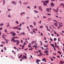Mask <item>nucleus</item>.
I'll use <instances>...</instances> for the list:
<instances>
[{"instance_id":"1","label":"nucleus","mask_w":64,"mask_h":64,"mask_svg":"<svg viewBox=\"0 0 64 64\" xmlns=\"http://www.w3.org/2000/svg\"><path fill=\"white\" fill-rule=\"evenodd\" d=\"M13 42H16L17 43H16V44L17 45H19V41L18 40H15L13 41Z\"/></svg>"},{"instance_id":"2","label":"nucleus","mask_w":64,"mask_h":64,"mask_svg":"<svg viewBox=\"0 0 64 64\" xmlns=\"http://www.w3.org/2000/svg\"><path fill=\"white\" fill-rule=\"evenodd\" d=\"M58 8H56V10L55 9H54V8H53V10H54V11L55 12H58Z\"/></svg>"},{"instance_id":"3","label":"nucleus","mask_w":64,"mask_h":64,"mask_svg":"<svg viewBox=\"0 0 64 64\" xmlns=\"http://www.w3.org/2000/svg\"><path fill=\"white\" fill-rule=\"evenodd\" d=\"M27 59V58H26V56L25 55H24V57H22V59Z\"/></svg>"},{"instance_id":"4","label":"nucleus","mask_w":64,"mask_h":64,"mask_svg":"<svg viewBox=\"0 0 64 64\" xmlns=\"http://www.w3.org/2000/svg\"><path fill=\"white\" fill-rule=\"evenodd\" d=\"M38 8H39V9L41 11H43V10L42 8V7L41 6H40L38 7Z\"/></svg>"},{"instance_id":"5","label":"nucleus","mask_w":64,"mask_h":64,"mask_svg":"<svg viewBox=\"0 0 64 64\" xmlns=\"http://www.w3.org/2000/svg\"><path fill=\"white\" fill-rule=\"evenodd\" d=\"M36 63H37V64H39V63L38 62H40L41 61L40 60H36Z\"/></svg>"},{"instance_id":"6","label":"nucleus","mask_w":64,"mask_h":64,"mask_svg":"<svg viewBox=\"0 0 64 64\" xmlns=\"http://www.w3.org/2000/svg\"><path fill=\"white\" fill-rule=\"evenodd\" d=\"M12 3L13 4H14V5L16 4V2H14V1H12Z\"/></svg>"},{"instance_id":"7","label":"nucleus","mask_w":64,"mask_h":64,"mask_svg":"<svg viewBox=\"0 0 64 64\" xmlns=\"http://www.w3.org/2000/svg\"><path fill=\"white\" fill-rule=\"evenodd\" d=\"M48 52H49V51H48L47 50H46L44 51V52L45 53H46H46H47Z\"/></svg>"},{"instance_id":"8","label":"nucleus","mask_w":64,"mask_h":64,"mask_svg":"<svg viewBox=\"0 0 64 64\" xmlns=\"http://www.w3.org/2000/svg\"><path fill=\"white\" fill-rule=\"evenodd\" d=\"M51 6H54V4L53 3H51Z\"/></svg>"},{"instance_id":"9","label":"nucleus","mask_w":64,"mask_h":64,"mask_svg":"<svg viewBox=\"0 0 64 64\" xmlns=\"http://www.w3.org/2000/svg\"><path fill=\"white\" fill-rule=\"evenodd\" d=\"M46 10L47 12H50V10L49 8H47L46 9Z\"/></svg>"},{"instance_id":"10","label":"nucleus","mask_w":64,"mask_h":64,"mask_svg":"<svg viewBox=\"0 0 64 64\" xmlns=\"http://www.w3.org/2000/svg\"><path fill=\"white\" fill-rule=\"evenodd\" d=\"M12 28L13 29H17V26H14L13 27H12Z\"/></svg>"},{"instance_id":"11","label":"nucleus","mask_w":64,"mask_h":64,"mask_svg":"<svg viewBox=\"0 0 64 64\" xmlns=\"http://www.w3.org/2000/svg\"><path fill=\"white\" fill-rule=\"evenodd\" d=\"M45 2L46 3H47V4L49 3V0H46Z\"/></svg>"},{"instance_id":"12","label":"nucleus","mask_w":64,"mask_h":64,"mask_svg":"<svg viewBox=\"0 0 64 64\" xmlns=\"http://www.w3.org/2000/svg\"><path fill=\"white\" fill-rule=\"evenodd\" d=\"M16 34L15 32H14V33L13 34H12V36H14Z\"/></svg>"},{"instance_id":"13","label":"nucleus","mask_w":64,"mask_h":64,"mask_svg":"<svg viewBox=\"0 0 64 64\" xmlns=\"http://www.w3.org/2000/svg\"><path fill=\"white\" fill-rule=\"evenodd\" d=\"M34 12H36V13H38V11H37V10H34Z\"/></svg>"},{"instance_id":"14","label":"nucleus","mask_w":64,"mask_h":64,"mask_svg":"<svg viewBox=\"0 0 64 64\" xmlns=\"http://www.w3.org/2000/svg\"><path fill=\"white\" fill-rule=\"evenodd\" d=\"M22 54L21 55H20V56H19V58H20L22 57Z\"/></svg>"},{"instance_id":"15","label":"nucleus","mask_w":64,"mask_h":64,"mask_svg":"<svg viewBox=\"0 0 64 64\" xmlns=\"http://www.w3.org/2000/svg\"><path fill=\"white\" fill-rule=\"evenodd\" d=\"M54 25L55 26H58V24H57V23H54Z\"/></svg>"},{"instance_id":"16","label":"nucleus","mask_w":64,"mask_h":64,"mask_svg":"<svg viewBox=\"0 0 64 64\" xmlns=\"http://www.w3.org/2000/svg\"><path fill=\"white\" fill-rule=\"evenodd\" d=\"M42 60L43 61H46V59H45V58H43L42 59Z\"/></svg>"},{"instance_id":"17","label":"nucleus","mask_w":64,"mask_h":64,"mask_svg":"<svg viewBox=\"0 0 64 64\" xmlns=\"http://www.w3.org/2000/svg\"><path fill=\"white\" fill-rule=\"evenodd\" d=\"M4 24L3 23H1V24H0V26H3Z\"/></svg>"},{"instance_id":"18","label":"nucleus","mask_w":64,"mask_h":64,"mask_svg":"<svg viewBox=\"0 0 64 64\" xmlns=\"http://www.w3.org/2000/svg\"><path fill=\"white\" fill-rule=\"evenodd\" d=\"M50 44L53 47V48L54 47V44Z\"/></svg>"},{"instance_id":"19","label":"nucleus","mask_w":64,"mask_h":64,"mask_svg":"<svg viewBox=\"0 0 64 64\" xmlns=\"http://www.w3.org/2000/svg\"><path fill=\"white\" fill-rule=\"evenodd\" d=\"M32 42L33 43H36V41H34V40H32Z\"/></svg>"},{"instance_id":"20","label":"nucleus","mask_w":64,"mask_h":64,"mask_svg":"<svg viewBox=\"0 0 64 64\" xmlns=\"http://www.w3.org/2000/svg\"><path fill=\"white\" fill-rule=\"evenodd\" d=\"M2 38H4L5 40V39H6V38H5V36H2Z\"/></svg>"},{"instance_id":"21","label":"nucleus","mask_w":64,"mask_h":64,"mask_svg":"<svg viewBox=\"0 0 64 64\" xmlns=\"http://www.w3.org/2000/svg\"><path fill=\"white\" fill-rule=\"evenodd\" d=\"M23 14H25V12H21L20 14V15H22Z\"/></svg>"},{"instance_id":"22","label":"nucleus","mask_w":64,"mask_h":64,"mask_svg":"<svg viewBox=\"0 0 64 64\" xmlns=\"http://www.w3.org/2000/svg\"><path fill=\"white\" fill-rule=\"evenodd\" d=\"M22 49H24V46H22Z\"/></svg>"},{"instance_id":"23","label":"nucleus","mask_w":64,"mask_h":64,"mask_svg":"<svg viewBox=\"0 0 64 64\" xmlns=\"http://www.w3.org/2000/svg\"><path fill=\"white\" fill-rule=\"evenodd\" d=\"M4 50H7V49L5 47H4Z\"/></svg>"},{"instance_id":"24","label":"nucleus","mask_w":64,"mask_h":64,"mask_svg":"<svg viewBox=\"0 0 64 64\" xmlns=\"http://www.w3.org/2000/svg\"><path fill=\"white\" fill-rule=\"evenodd\" d=\"M43 27V26H40V28H42Z\"/></svg>"},{"instance_id":"25","label":"nucleus","mask_w":64,"mask_h":64,"mask_svg":"<svg viewBox=\"0 0 64 64\" xmlns=\"http://www.w3.org/2000/svg\"><path fill=\"white\" fill-rule=\"evenodd\" d=\"M58 53H59V54H62V53H61V52H60V51H58Z\"/></svg>"},{"instance_id":"26","label":"nucleus","mask_w":64,"mask_h":64,"mask_svg":"<svg viewBox=\"0 0 64 64\" xmlns=\"http://www.w3.org/2000/svg\"><path fill=\"white\" fill-rule=\"evenodd\" d=\"M33 24H34V26H36V23L35 22H34Z\"/></svg>"},{"instance_id":"27","label":"nucleus","mask_w":64,"mask_h":64,"mask_svg":"<svg viewBox=\"0 0 64 64\" xmlns=\"http://www.w3.org/2000/svg\"><path fill=\"white\" fill-rule=\"evenodd\" d=\"M8 17H10V18H11V15L10 14H9L8 16Z\"/></svg>"},{"instance_id":"28","label":"nucleus","mask_w":64,"mask_h":64,"mask_svg":"<svg viewBox=\"0 0 64 64\" xmlns=\"http://www.w3.org/2000/svg\"><path fill=\"white\" fill-rule=\"evenodd\" d=\"M1 43H2V44H5V42H1Z\"/></svg>"},{"instance_id":"29","label":"nucleus","mask_w":64,"mask_h":64,"mask_svg":"<svg viewBox=\"0 0 64 64\" xmlns=\"http://www.w3.org/2000/svg\"><path fill=\"white\" fill-rule=\"evenodd\" d=\"M33 30L32 31L33 32H34V33H36V31H35V30Z\"/></svg>"},{"instance_id":"30","label":"nucleus","mask_w":64,"mask_h":64,"mask_svg":"<svg viewBox=\"0 0 64 64\" xmlns=\"http://www.w3.org/2000/svg\"><path fill=\"white\" fill-rule=\"evenodd\" d=\"M16 22L17 24H18V21H16Z\"/></svg>"},{"instance_id":"31","label":"nucleus","mask_w":64,"mask_h":64,"mask_svg":"<svg viewBox=\"0 0 64 64\" xmlns=\"http://www.w3.org/2000/svg\"><path fill=\"white\" fill-rule=\"evenodd\" d=\"M44 47H47L48 46V45H47V46H44Z\"/></svg>"},{"instance_id":"32","label":"nucleus","mask_w":64,"mask_h":64,"mask_svg":"<svg viewBox=\"0 0 64 64\" xmlns=\"http://www.w3.org/2000/svg\"><path fill=\"white\" fill-rule=\"evenodd\" d=\"M29 50H32V48H31V49H29Z\"/></svg>"},{"instance_id":"33","label":"nucleus","mask_w":64,"mask_h":64,"mask_svg":"<svg viewBox=\"0 0 64 64\" xmlns=\"http://www.w3.org/2000/svg\"><path fill=\"white\" fill-rule=\"evenodd\" d=\"M24 32H23V33L21 32V34H22L24 35Z\"/></svg>"},{"instance_id":"34","label":"nucleus","mask_w":64,"mask_h":64,"mask_svg":"<svg viewBox=\"0 0 64 64\" xmlns=\"http://www.w3.org/2000/svg\"><path fill=\"white\" fill-rule=\"evenodd\" d=\"M27 8H30V9L31 8H30L29 6H28V7H27Z\"/></svg>"},{"instance_id":"35","label":"nucleus","mask_w":64,"mask_h":64,"mask_svg":"<svg viewBox=\"0 0 64 64\" xmlns=\"http://www.w3.org/2000/svg\"><path fill=\"white\" fill-rule=\"evenodd\" d=\"M50 40H51V41H52L53 40H52V38H50Z\"/></svg>"},{"instance_id":"36","label":"nucleus","mask_w":64,"mask_h":64,"mask_svg":"<svg viewBox=\"0 0 64 64\" xmlns=\"http://www.w3.org/2000/svg\"><path fill=\"white\" fill-rule=\"evenodd\" d=\"M40 34L41 35V36H43V34L42 33V32H41V33H40Z\"/></svg>"},{"instance_id":"37","label":"nucleus","mask_w":64,"mask_h":64,"mask_svg":"<svg viewBox=\"0 0 64 64\" xmlns=\"http://www.w3.org/2000/svg\"><path fill=\"white\" fill-rule=\"evenodd\" d=\"M5 3V0H4V2H3V4H4Z\"/></svg>"},{"instance_id":"38","label":"nucleus","mask_w":64,"mask_h":64,"mask_svg":"<svg viewBox=\"0 0 64 64\" xmlns=\"http://www.w3.org/2000/svg\"><path fill=\"white\" fill-rule=\"evenodd\" d=\"M60 5H62V6H64L63 4H62V3L60 4Z\"/></svg>"},{"instance_id":"39","label":"nucleus","mask_w":64,"mask_h":64,"mask_svg":"<svg viewBox=\"0 0 64 64\" xmlns=\"http://www.w3.org/2000/svg\"><path fill=\"white\" fill-rule=\"evenodd\" d=\"M22 26V24H20V25L19 26L20 27H21V26Z\"/></svg>"},{"instance_id":"40","label":"nucleus","mask_w":64,"mask_h":64,"mask_svg":"<svg viewBox=\"0 0 64 64\" xmlns=\"http://www.w3.org/2000/svg\"><path fill=\"white\" fill-rule=\"evenodd\" d=\"M33 47H35V48H36L37 47V46H35V45L34 46H33Z\"/></svg>"},{"instance_id":"41","label":"nucleus","mask_w":64,"mask_h":64,"mask_svg":"<svg viewBox=\"0 0 64 64\" xmlns=\"http://www.w3.org/2000/svg\"><path fill=\"white\" fill-rule=\"evenodd\" d=\"M18 30H21V28H18Z\"/></svg>"},{"instance_id":"42","label":"nucleus","mask_w":64,"mask_h":64,"mask_svg":"<svg viewBox=\"0 0 64 64\" xmlns=\"http://www.w3.org/2000/svg\"><path fill=\"white\" fill-rule=\"evenodd\" d=\"M40 22H38V23H40V24H41L42 21L41 20H40Z\"/></svg>"},{"instance_id":"43","label":"nucleus","mask_w":64,"mask_h":64,"mask_svg":"<svg viewBox=\"0 0 64 64\" xmlns=\"http://www.w3.org/2000/svg\"><path fill=\"white\" fill-rule=\"evenodd\" d=\"M10 26V25L9 24H8V26H6V27H8V26Z\"/></svg>"},{"instance_id":"44","label":"nucleus","mask_w":64,"mask_h":64,"mask_svg":"<svg viewBox=\"0 0 64 64\" xmlns=\"http://www.w3.org/2000/svg\"><path fill=\"white\" fill-rule=\"evenodd\" d=\"M56 38H54V41H56Z\"/></svg>"},{"instance_id":"45","label":"nucleus","mask_w":64,"mask_h":64,"mask_svg":"<svg viewBox=\"0 0 64 64\" xmlns=\"http://www.w3.org/2000/svg\"><path fill=\"white\" fill-rule=\"evenodd\" d=\"M28 46L29 47H30H30H32L31 46H30V45H28Z\"/></svg>"},{"instance_id":"46","label":"nucleus","mask_w":64,"mask_h":64,"mask_svg":"<svg viewBox=\"0 0 64 64\" xmlns=\"http://www.w3.org/2000/svg\"><path fill=\"white\" fill-rule=\"evenodd\" d=\"M60 38H58V40L59 41H60Z\"/></svg>"},{"instance_id":"47","label":"nucleus","mask_w":64,"mask_h":64,"mask_svg":"<svg viewBox=\"0 0 64 64\" xmlns=\"http://www.w3.org/2000/svg\"><path fill=\"white\" fill-rule=\"evenodd\" d=\"M56 35H57V36H58H58H59V34H57Z\"/></svg>"},{"instance_id":"48","label":"nucleus","mask_w":64,"mask_h":64,"mask_svg":"<svg viewBox=\"0 0 64 64\" xmlns=\"http://www.w3.org/2000/svg\"><path fill=\"white\" fill-rule=\"evenodd\" d=\"M4 52V50H1V52Z\"/></svg>"},{"instance_id":"49","label":"nucleus","mask_w":64,"mask_h":64,"mask_svg":"<svg viewBox=\"0 0 64 64\" xmlns=\"http://www.w3.org/2000/svg\"><path fill=\"white\" fill-rule=\"evenodd\" d=\"M30 26L31 28H33V26H32V25H30Z\"/></svg>"},{"instance_id":"50","label":"nucleus","mask_w":64,"mask_h":64,"mask_svg":"<svg viewBox=\"0 0 64 64\" xmlns=\"http://www.w3.org/2000/svg\"><path fill=\"white\" fill-rule=\"evenodd\" d=\"M40 55H41L43 56V55L41 53H40Z\"/></svg>"},{"instance_id":"51","label":"nucleus","mask_w":64,"mask_h":64,"mask_svg":"<svg viewBox=\"0 0 64 64\" xmlns=\"http://www.w3.org/2000/svg\"><path fill=\"white\" fill-rule=\"evenodd\" d=\"M53 21H54V22H57V21L56 20H53Z\"/></svg>"},{"instance_id":"52","label":"nucleus","mask_w":64,"mask_h":64,"mask_svg":"<svg viewBox=\"0 0 64 64\" xmlns=\"http://www.w3.org/2000/svg\"><path fill=\"white\" fill-rule=\"evenodd\" d=\"M30 33H31V34H33V32H31Z\"/></svg>"},{"instance_id":"53","label":"nucleus","mask_w":64,"mask_h":64,"mask_svg":"<svg viewBox=\"0 0 64 64\" xmlns=\"http://www.w3.org/2000/svg\"><path fill=\"white\" fill-rule=\"evenodd\" d=\"M55 45V46H56V45H57L56 44V42H55L54 43Z\"/></svg>"},{"instance_id":"54","label":"nucleus","mask_w":64,"mask_h":64,"mask_svg":"<svg viewBox=\"0 0 64 64\" xmlns=\"http://www.w3.org/2000/svg\"><path fill=\"white\" fill-rule=\"evenodd\" d=\"M2 28L1 27V28H0V30H2Z\"/></svg>"},{"instance_id":"55","label":"nucleus","mask_w":64,"mask_h":64,"mask_svg":"<svg viewBox=\"0 0 64 64\" xmlns=\"http://www.w3.org/2000/svg\"><path fill=\"white\" fill-rule=\"evenodd\" d=\"M51 61H53L54 60H53L52 59V58H51Z\"/></svg>"},{"instance_id":"56","label":"nucleus","mask_w":64,"mask_h":64,"mask_svg":"<svg viewBox=\"0 0 64 64\" xmlns=\"http://www.w3.org/2000/svg\"><path fill=\"white\" fill-rule=\"evenodd\" d=\"M3 45H1L0 46V47H3Z\"/></svg>"},{"instance_id":"57","label":"nucleus","mask_w":64,"mask_h":64,"mask_svg":"<svg viewBox=\"0 0 64 64\" xmlns=\"http://www.w3.org/2000/svg\"><path fill=\"white\" fill-rule=\"evenodd\" d=\"M34 8H36V6H34Z\"/></svg>"},{"instance_id":"58","label":"nucleus","mask_w":64,"mask_h":64,"mask_svg":"<svg viewBox=\"0 0 64 64\" xmlns=\"http://www.w3.org/2000/svg\"><path fill=\"white\" fill-rule=\"evenodd\" d=\"M14 48H15V49L16 50L17 48H16V47H14Z\"/></svg>"},{"instance_id":"59","label":"nucleus","mask_w":64,"mask_h":64,"mask_svg":"<svg viewBox=\"0 0 64 64\" xmlns=\"http://www.w3.org/2000/svg\"><path fill=\"white\" fill-rule=\"evenodd\" d=\"M51 26H52L53 27V28H54V26H53V25H51Z\"/></svg>"},{"instance_id":"60","label":"nucleus","mask_w":64,"mask_h":64,"mask_svg":"<svg viewBox=\"0 0 64 64\" xmlns=\"http://www.w3.org/2000/svg\"><path fill=\"white\" fill-rule=\"evenodd\" d=\"M47 30H48L49 31H50V29H48H48H47Z\"/></svg>"},{"instance_id":"61","label":"nucleus","mask_w":64,"mask_h":64,"mask_svg":"<svg viewBox=\"0 0 64 64\" xmlns=\"http://www.w3.org/2000/svg\"><path fill=\"white\" fill-rule=\"evenodd\" d=\"M60 63H61V64H62V61H60Z\"/></svg>"},{"instance_id":"62","label":"nucleus","mask_w":64,"mask_h":64,"mask_svg":"<svg viewBox=\"0 0 64 64\" xmlns=\"http://www.w3.org/2000/svg\"><path fill=\"white\" fill-rule=\"evenodd\" d=\"M57 57H58V58H60V56H57Z\"/></svg>"},{"instance_id":"63","label":"nucleus","mask_w":64,"mask_h":64,"mask_svg":"<svg viewBox=\"0 0 64 64\" xmlns=\"http://www.w3.org/2000/svg\"><path fill=\"white\" fill-rule=\"evenodd\" d=\"M54 49L55 50V51H56V50L55 49V46H54Z\"/></svg>"},{"instance_id":"64","label":"nucleus","mask_w":64,"mask_h":64,"mask_svg":"<svg viewBox=\"0 0 64 64\" xmlns=\"http://www.w3.org/2000/svg\"><path fill=\"white\" fill-rule=\"evenodd\" d=\"M48 20H51V18H48Z\"/></svg>"}]
</instances>
